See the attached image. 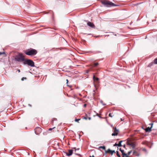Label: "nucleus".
I'll use <instances>...</instances> for the list:
<instances>
[{
	"label": "nucleus",
	"instance_id": "nucleus-1",
	"mask_svg": "<svg viewBox=\"0 0 157 157\" xmlns=\"http://www.w3.org/2000/svg\"><path fill=\"white\" fill-rule=\"evenodd\" d=\"M24 52L26 55L29 56H34L37 53L36 50L31 48L24 50Z\"/></svg>",
	"mask_w": 157,
	"mask_h": 157
},
{
	"label": "nucleus",
	"instance_id": "nucleus-2",
	"mask_svg": "<svg viewBox=\"0 0 157 157\" xmlns=\"http://www.w3.org/2000/svg\"><path fill=\"white\" fill-rule=\"evenodd\" d=\"M101 2L103 4L107 7H109L118 6L117 5L115 4L112 2L106 0H102L101 1Z\"/></svg>",
	"mask_w": 157,
	"mask_h": 157
},
{
	"label": "nucleus",
	"instance_id": "nucleus-3",
	"mask_svg": "<svg viewBox=\"0 0 157 157\" xmlns=\"http://www.w3.org/2000/svg\"><path fill=\"white\" fill-rule=\"evenodd\" d=\"M15 59L16 61L19 62H24L25 59L24 56L21 53H19L15 56Z\"/></svg>",
	"mask_w": 157,
	"mask_h": 157
},
{
	"label": "nucleus",
	"instance_id": "nucleus-4",
	"mask_svg": "<svg viewBox=\"0 0 157 157\" xmlns=\"http://www.w3.org/2000/svg\"><path fill=\"white\" fill-rule=\"evenodd\" d=\"M127 144L131 148L134 149L136 147V142L132 141L131 140H128L127 141Z\"/></svg>",
	"mask_w": 157,
	"mask_h": 157
},
{
	"label": "nucleus",
	"instance_id": "nucleus-5",
	"mask_svg": "<svg viewBox=\"0 0 157 157\" xmlns=\"http://www.w3.org/2000/svg\"><path fill=\"white\" fill-rule=\"evenodd\" d=\"M23 63L24 64H27L31 67H34V63L32 60L30 59H25Z\"/></svg>",
	"mask_w": 157,
	"mask_h": 157
},
{
	"label": "nucleus",
	"instance_id": "nucleus-6",
	"mask_svg": "<svg viewBox=\"0 0 157 157\" xmlns=\"http://www.w3.org/2000/svg\"><path fill=\"white\" fill-rule=\"evenodd\" d=\"M113 133L112 135V136H116L117 135L119 132V130L117 129L116 127H115L113 128Z\"/></svg>",
	"mask_w": 157,
	"mask_h": 157
},
{
	"label": "nucleus",
	"instance_id": "nucleus-7",
	"mask_svg": "<svg viewBox=\"0 0 157 157\" xmlns=\"http://www.w3.org/2000/svg\"><path fill=\"white\" fill-rule=\"evenodd\" d=\"M41 132V129L40 127H37L35 129V132L37 135L39 134Z\"/></svg>",
	"mask_w": 157,
	"mask_h": 157
},
{
	"label": "nucleus",
	"instance_id": "nucleus-8",
	"mask_svg": "<svg viewBox=\"0 0 157 157\" xmlns=\"http://www.w3.org/2000/svg\"><path fill=\"white\" fill-rule=\"evenodd\" d=\"M153 123H151L150 124H149L150 125H151V127H148L146 128H145L144 129V130H145V131L146 132H150L151 131V129L152 127V126L153 125Z\"/></svg>",
	"mask_w": 157,
	"mask_h": 157
},
{
	"label": "nucleus",
	"instance_id": "nucleus-9",
	"mask_svg": "<svg viewBox=\"0 0 157 157\" xmlns=\"http://www.w3.org/2000/svg\"><path fill=\"white\" fill-rule=\"evenodd\" d=\"M57 124V119L56 118H53L52 121V124L53 125H56Z\"/></svg>",
	"mask_w": 157,
	"mask_h": 157
},
{
	"label": "nucleus",
	"instance_id": "nucleus-10",
	"mask_svg": "<svg viewBox=\"0 0 157 157\" xmlns=\"http://www.w3.org/2000/svg\"><path fill=\"white\" fill-rule=\"evenodd\" d=\"M87 25L89 26H90L92 28H95V26L94 24L92 22L89 21L87 23Z\"/></svg>",
	"mask_w": 157,
	"mask_h": 157
},
{
	"label": "nucleus",
	"instance_id": "nucleus-11",
	"mask_svg": "<svg viewBox=\"0 0 157 157\" xmlns=\"http://www.w3.org/2000/svg\"><path fill=\"white\" fill-rule=\"evenodd\" d=\"M72 153H73V150L71 149V150H68V152L66 154L67 155L69 156L71 155L72 154Z\"/></svg>",
	"mask_w": 157,
	"mask_h": 157
},
{
	"label": "nucleus",
	"instance_id": "nucleus-12",
	"mask_svg": "<svg viewBox=\"0 0 157 157\" xmlns=\"http://www.w3.org/2000/svg\"><path fill=\"white\" fill-rule=\"evenodd\" d=\"M98 65V63H95L94 64H92L91 65V68H94L96 67H97Z\"/></svg>",
	"mask_w": 157,
	"mask_h": 157
},
{
	"label": "nucleus",
	"instance_id": "nucleus-13",
	"mask_svg": "<svg viewBox=\"0 0 157 157\" xmlns=\"http://www.w3.org/2000/svg\"><path fill=\"white\" fill-rule=\"evenodd\" d=\"M154 62H152L149 65V66H151L153 65L154 63L157 64V58L154 60Z\"/></svg>",
	"mask_w": 157,
	"mask_h": 157
},
{
	"label": "nucleus",
	"instance_id": "nucleus-14",
	"mask_svg": "<svg viewBox=\"0 0 157 157\" xmlns=\"http://www.w3.org/2000/svg\"><path fill=\"white\" fill-rule=\"evenodd\" d=\"M106 153H109L111 154L112 153V150H110L109 149H108L107 151H105Z\"/></svg>",
	"mask_w": 157,
	"mask_h": 157
},
{
	"label": "nucleus",
	"instance_id": "nucleus-15",
	"mask_svg": "<svg viewBox=\"0 0 157 157\" xmlns=\"http://www.w3.org/2000/svg\"><path fill=\"white\" fill-rule=\"evenodd\" d=\"M122 157H128V155L127 154L125 153L124 152L122 154Z\"/></svg>",
	"mask_w": 157,
	"mask_h": 157
},
{
	"label": "nucleus",
	"instance_id": "nucleus-16",
	"mask_svg": "<svg viewBox=\"0 0 157 157\" xmlns=\"http://www.w3.org/2000/svg\"><path fill=\"white\" fill-rule=\"evenodd\" d=\"M93 78L94 80H96L98 81L99 80V78L98 77H96L94 75L93 77Z\"/></svg>",
	"mask_w": 157,
	"mask_h": 157
},
{
	"label": "nucleus",
	"instance_id": "nucleus-17",
	"mask_svg": "<svg viewBox=\"0 0 157 157\" xmlns=\"http://www.w3.org/2000/svg\"><path fill=\"white\" fill-rule=\"evenodd\" d=\"M123 142V141L121 140L119 142V143L118 144V147H121L122 146L121 143Z\"/></svg>",
	"mask_w": 157,
	"mask_h": 157
},
{
	"label": "nucleus",
	"instance_id": "nucleus-18",
	"mask_svg": "<svg viewBox=\"0 0 157 157\" xmlns=\"http://www.w3.org/2000/svg\"><path fill=\"white\" fill-rule=\"evenodd\" d=\"M99 148H102L105 150V146H101L99 147Z\"/></svg>",
	"mask_w": 157,
	"mask_h": 157
},
{
	"label": "nucleus",
	"instance_id": "nucleus-19",
	"mask_svg": "<svg viewBox=\"0 0 157 157\" xmlns=\"http://www.w3.org/2000/svg\"><path fill=\"white\" fill-rule=\"evenodd\" d=\"M109 117H112L113 116H114V115L113 113H110L109 115Z\"/></svg>",
	"mask_w": 157,
	"mask_h": 157
},
{
	"label": "nucleus",
	"instance_id": "nucleus-20",
	"mask_svg": "<svg viewBox=\"0 0 157 157\" xmlns=\"http://www.w3.org/2000/svg\"><path fill=\"white\" fill-rule=\"evenodd\" d=\"M117 155L118 157H121V155L119 154L118 151H117Z\"/></svg>",
	"mask_w": 157,
	"mask_h": 157
},
{
	"label": "nucleus",
	"instance_id": "nucleus-21",
	"mask_svg": "<svg viewBox=\"0 0 157 157\" xmlns=\"http://www.w3.org/2000/svg\"><path fill=\"white\" fill-rule=\"evenodd\" d=\"M120 151H121V153H122V154L123 153H124V150H122V149H121V148H120Z\"/></svg>",
	"mask_w": 157,
	"mask_h": 157
},
{
	"label": "nucleus",
	"instance_id": "nucleus-22",
	"mask_svg": "<svg viewBox=\"0 0 157 157\" xmlns=\"http://www.w3.org/2000/svg\"><path fill=\"white\" fill-rule=\"evenodd\" d=\"M80 120V119H75V121L76 122H78V121L79 120Z\"/></svg>",
	"mask_w": 157,
	"mask_h": 157
},
{
	"label": "nucleus",
	"instance_id": "nucleus-23",
	"mask_svg": "<svg viewBox=\"0 0 157 157\" xmlns=\"http://www.w3.org/2000/svg\"><path fill=\"white\" fill-rule=\"evenodd\" d=\"M5 52H0V55H2V54H5Z\"/></svg>",
	"mask_w": 157,
	"mask_h": 157
},
{
	"label": "nucleus",
	"instance_id": "nucleus-24",
	"mask_svg": "<svg viewBox=\"0 0 157 157\" xmlns=\"http://www.w3.org/2000/svg\"><path fill=\"white\" fill-rule=\"evenodd\" d=\"M26 79V78L25 77H23L21 80L22 81H24V79Z\"/></svg>",
	"mask_w": 157,
	"mask_h": 157
},
{
	"label": "nucleus",
	"instance_id": "nucleus-25",
	"mask_svg": "<svg viewBox=\"0 0 157 157\" xmlns=\"http://www.w3.org/2000/svg\"><path fill=\"white\" fill-rule=\"evenodd\" d=\"M55 128V127H53V128H49V129L48 130H49V131H51V130H52L53 129H54V128Z\"/></svg>",
	"mask_w": 157,
	"mask_h": 157
},
{
	"label": "nucleus",
	"instance_id": "nucleus-26",
	"mask_svg": "<svg viewBox=\"0 0 157 157\" xmlns=\"http://www.w3.org/2000/svg\"><path fill=\"white\" fill-rule=\"evenodd\" d=\"M131 152V151H129L128 152V153L127 154V155H128V156L130 155V154Z\"/></svg>",
	"mask_w": 157,
	"mask_h": 157
},
{
	"label": "nucleus",
	"instance_id": "nucleus-27",
	"mask_svg": "<svg viewBox=\"0 0 157 157\" xmlns=\"http://www.w3.org/2000/svg\"><path fill=\"white\" fill-rule=\"evenodd\" d=\"M115 153V152L114 150L112 151V153H111V155H112L113 153Z\"/></svg>",
	"mask_w": 157,
	"mask_h": 157
},
{
	"label": "nucleus",
	"instance_id": "nucleus-28",
	"mask_svg": "<svg viewBox=\"0 0 157 157\" xmlns=\"http://www.w3.org/2000/svg\"><path fill=\"white\" fill-rule=\"evenodd\" d=\"M114 146H118V144H117V143H116L113 145Z\"/></svg>",
	"mask_w": 157,
	"mask_h": 157
},
{
	"label": "nucleus",
	"instance_id": "nucleus-29",
	"mask_svg": "<svg viewBox=\"0 0 157 157\" xmlns=\"http://www.w3.org/2000/svg\"><path fill=\"white\" fill-rule=\"evenodd\" d=\"M86 104H84L83 105V106L84 107H86Z\"/></svg>",
	"mask_w": 157,
	"mask_h": 157
},
{
	"label": "nucleus",
	"instance_id": "nucleus-30",
	"mask_svg": "<svg viewBox=\"0 0 157 157\" xmlns=\"http://www.w3.org/2000/svg\"><path fill=\"white\" fill-rule=\"evenodd\" d=\"M98 117L100 118H102L99 115Z\"/></svg>",
	"mask_w": 157,
	"mask_h": 157
},
{
	"label": "nucleus",
	"instance_id": "nucleus-31",
	"mask_svg": "<svg viewBox=\"0 0 157 157\" xmlns=\"http://www.w3.org/2000/svg\"><path fill=\"white\" fill-rule=\"evenodd\" d=\"M90 157H94V156L93 155H92V156H90Z\"/></svg>",
	"mask_w": 157,
	"mask_h": 157
},
{
	"label": "nucleus",
	"instance_id": "nucleus-32",
	"mask_svg": "<svg viewBox=\"0 0 157 157\" xmlns=\"http://www.w3.org/2000/svg\"><path fill=\"white\" fill-rule=\"evenodd\" d=\"M121 121H123V120L122 118H121Z\"/></svg>",
	"mask_w": 157,
	"mask_h": 157
},
{
	"label": "nucleus",
	"instance_id": "nucleus-33",
	"mask_svg": "<svg viewBox=\"0 0 157 157\" xmlns=\"http://www.w3.org/2000/svg\"><path fill=\"white\" fill-rule=\"evenodd\" d=\"M17 71L19 72H20V70L19 69H18V70H17Z\"/></svg>",
	"mask_w": 157,
	"mask_h": 157
},
{
	"label": "nucleus",
	"instance_id": "nucleus-34",
	"mask_svg": "<svg viewBox=\"0 0 157 157\" xmlns=\"http://www.w3.org/2000/svg\"><path fill=\"white\" fill-rule=\"evenodd\" d=\"M67 83L68 82V80L67 79Z\"/></svg>",
	"mask_w": 157,
	"mask_h": 157
},
{
	"label": "nucleus",
	"instance_id": "nucleus-35",
	"mask_svg": "<svg viewBox=\"0 0 157 157\" xmlns=\"http://www.w3.org/2000/svg\"><path fill=\"white\" fill-rule=\"evenodd\" d=\"M97 116H99L98 114V113H97Z\"/></svg>",
	"mask_w": 157,
	"mask_h": 157
},
{
	"label": "nucleus",
	"instance_id": "nucleus-36",
	"mask_svg": "<svg viewBox=\"0 0 157 157\" xmlns=\"http://www.w3.org/2000/svg\"><path fill=\"white\" fill-rule=\"evenodd\" d=\"M124 147H125V144L124 145Z\"/></svg>",
	"mask_w": 157,
	"mask_h": 157
},
{
	"label": "nucleus",
	"instance_id": "nucleus-37",
	"mask_svg": "<svg viewBox=\"0 0 157 157\" xmlns=\"http://www.w3.org/2000/svg\"><path fill=\"white\" fill-rule=\"evenodd\" d=\"M32 69H30V70H32ZM31 71H32V70H31Z\"/></svg>",
	"mask_w": 157,
	"mask_h": 157
}]
</instances>
